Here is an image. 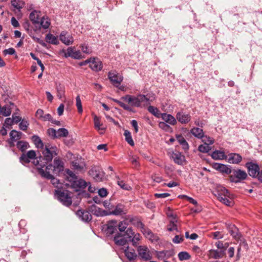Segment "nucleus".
<instances>
[{"mask_svg": "<svg viewBox=\"0 0 262 262\" xmlns=\"http://www.w3.org/2000/svg\"><path fill=\"white\" fill-rule=\"evenodd\" d=\"M112 100L117 103L124 110L134 112L133 107H145L150 104V101L147 95L138 94L137 96L126 95L121 97L120 100L112 98Z\"/></svg>", "mask_w": 262, "mask_h": 262, "instance_id": "nucleus-1", "label": "nucleus"}, {"mask_svg": "<svg viewBox=\"0 0 262 262\" xmlns=\"http://www.w3.org/2000/svg\"><path fill=\"white\" fill-rule=\"evenodd\" d=\"M42 153L43 157L40 156L37 158L36 160L33 161V164L36 166L37 171L39 167L43 169L48 165V163L52 160L53 157L58 155V149L56 146L48 143L46 144Z\"/></svg>", "mask_w": 262, "mask_h": 262, "instance_id": "nucleus-2", "label": "nucleus"}, {"mask_svg": "<svg viewBox=\"0 0 262 262\" xmlns=\"http://www.w3.org/2000/svg\"><path fill=\"white\" fill-rule=\"evenodd\" d=\"M53 167L52 164H48L46 167L45 170L41 167L38 168V173L44 178L51 180L52 184L57 188V189H60L62 188V184L60 182V181L55 178L52 174L50 173V169Z\"/></svg>", "mask_w": 262, "mask_h": 262, "instance_id": "nucleus-3", "label": "nucleus"}, {"mask_svg": "<svg viewBox=\"0 0 262 262\" xmlns=\"http://www.w3.org/2000/svg\"><path fill=\"white\" fill-rule=\"evenodd\" d=\"M55 195L58 200L64 206H69L72 204L71 193L64 189H56Z\"/></svg>", "mask_w": 262, "mask_h": 262, "instance_id": "nucleus-4", "label": "nucleus"}, {"mask_svg": "<svg viewBox=\"0 0 262 262\" xmlns=\"http://www.w3.org/2000/svg\"><path fill=\"white\" fill-rule=\"evenodd\" d=\"M232 174L230 176L231 182L238 183L241 181L245 180L247 177L246 172L241 169H236L232 171Z\"/></svg>", "mask_w": 262, "mask_h": 262, "instance_id": "nucleus-5", "label": "nucleus"}, {"mask_svg": "<svg viewBox=\"0 0 262 262\" xmlns=\"http://www.w3.org/2000/svg\"><path fill=\"white\" fill-rule=\"evenodd\" d=\"M90 63V68L95 71H99L102 69V62L98 58H93L86 60L84 62L80 64L81 66L85 63Z\"/></svg>", "mask_w": 262, "mask_h": 262, "instance_id": "nucleus-6", "label": "nucleus"}, {"mask_svg": "<svg viewBox=\"0 0 262 262\" xmlns=\"http://www.w3.org/2000/svg\"><path fill=\"white\" fill-rule=\"evenodd\" d=\"M89 174L96 181H101L103 178L104 173L99 166H93L89 170Z\"/></svg>", "mask_w": 262, "mask_h": 262, "instance_id": "nucleus-7", "label": "nucleus"}, {"mask_svg": "<svg viewBox=\"0 0 262 262\" xmlns=\"http://www.w3.org/2000/svg\"><path fill=\"white\" fill-rule=\"evenodd\" d=\"M36 152L33 150H29L26 154H23L19 158V161L23 164H28L30 163L31 160L35 159L36 158Z\"/></svg>", "mask_w": 262, "mask_h": 262, "instance_id": "nucleus-8", "label": "nucleus"}, {"mask_svg": "<svg viewBox=\"0 0 262 262\" xmlns=\"http://www.w3.org/2000/svg\"><path fill=\"white\" fill-rule=\"evenodd\" d=\"M137 251L139 256L145 260H148L151 259V253L147 246H140L138 247Z\"/></svg>", "mask_w": 262, "mask_h": 262, "instance_id": "nucleus-9", "label": "nucleus"}, {"mask_svg": "<svg viewBox=\"0 0 262 262\" xmlns=\"http://www.w3.org/2000/svg\"><path fill=\"white\" fill-rule=\"evenodd\" d=\"M66 57H71L76 59H80L83 58L79 50H75L74 47H69L64 53Z\"/></svg>", "mask_w": 262, "mask_h": 262, "instance_id": "nucleus-10", "label": "nucleus"}, {"mask_svg": "<svg viewBox=\"0 0 262 262\" xmlns=\"http://www.w3.org/2000/svg\"><path fill=\"white\" fill-rule=\"evenodd\" d=\"M53 167L52 170L54 174H58L63 170L64 163L59 158H55L53 161Z\"/></svg>", "mask_w": 262, "mask_h": 262, "instance_id": "nucleus-11", "label": "nucleus"}, {"mask_svg": "<svg viewBox=\"0 0 262 262\" xmlns=\"http://www.w3.org/2000/svg\"><path fill=\"white\" fill-rule=\"evenodd\" d=\"M108 77L113 84L116 87H118L123 80V77L121 75H118L114 71L110 72L108 73Z\"/></svg>", "mask_w": 262, "mask_h": 262, "instance_id": "nucleus-12", "label": "nucleus"}, {"mask_svg": "<svg viewBox=\"0 0 262 262\" xmlns=\"http://www.w3.org/2000/svg\"><path fill=\"white\" fill-rule=\"evenodd\" d=\"M246 167L248 169L249 175L252 177H256L259 172V168L257 164L252 162H247Z\"/></svg>", "mask_w": 262, "mask_h": 262, "instance_id": "nucleus-13", "label": "nucleus"}, {"mask_svg": "<svg viewBox=\"0 0 262 262\" xmlns=\"http://www.w3.org/2000/svg\"><path fill=\"white\" fill-rule=\"evenodd\" d=\"M90 185V183H87L82 179L75 180L72 183V187L76 191H80Z\"/></svg>", "mask_w": 262, "mask_h": 262, "instance_id": "nucleus-14", "label": "nucleus"}, {"mask_svg": "<svg viewBox=\"0 0 262 262\" xmlns=\"http://www.w3.org/2000/svg\"><path fill=\"white\" fill-rule=\"evenodd\" d=\"M176 118L181 123L187 124L190 121L191 117L189 114H186L182 111L177 113Z\"/></svg>", "mask_w": 262, "mask_h": 262, "instance_id": "nucleus-15", "label": "nucleus"}, {"mask_svg": "<svg viewBox=\"0 0 262 262\" xmlns=\"http://www.w3.org/2000/svg\"><path fill=\"white\" fill-rule=\"evenodd\" d=\"M225 254L223 250L211 249L208 251L207 255L210 258L220 259L223 258Z\"/></svg>", "mask_w": 262, "mask_h": 262, "instance_id": "nucleus-16", "label": "nucleus"}, {"mask_svg": "<svg viewBox=\"0 0 262 262\" xmlns=\"http://www.w3.org/2000/svg\"><path fill=\"white\" fill-rule=\"evenodd\" d=\"M171 157L174 162L178 165H183L185 162V156L178 151L173 152Z\"/></svg>", "mask_w": 262, "mask_h": 262, "instance_id": "nucleus-17", "label": "nucleus"}, {"mask_svg": "<svg viewBox=\"0 0 262 262\" xmlns=\"http://www.w3.org/2000/svg\"><path fill=\"white\" fill-rule=\"evenodd\" d=\"M59 38L60 40L66 45H71L74 41V39L72 35L69 34L66 31H62L60 33Z\"/></svg>", "mask_w": 262, "mask_h": 262, "instance_id": "nucleus-18", "label": "nucleus"}, {"mask_svg": "<svg viewBox=\"0 0 262 262\" xmlns=\"http://www.w3.org/2000/svg\"><path fill=\"white\" fill-rule=\"evenodd\" d=\"M213 167L222 173L226 174H230L232 173V170L230 167L226 165L214 163L213 165Z\"/></svg>", "mask_w": 262, "mask_h": 262, "instance_id": "nucleus-19", "label": "nucleus"}, {"mask_svg": "<svg viewBox=\"0 0 262 262\" xmlns=\"http://www.w3.org/2000/svg\"><path fill=\"white\" fill-rule=\"evenodd\" d=\"M76 214L84 222H89L92 220V215L88 211L79 210L77 211Z\"/></svg>", "mask_w": 262, "mask_h": 262, "instance_id": "nucleus-20", "label": "nucleus"}, {"mask_svg": "<svg viewBox=\"0 0 262 262\" xmlns=\"http://www.w3.org/2000/svg\"><path fill=\"white\" fill-rule=\"evenodd\" d=\"M94 121L95 128L99 132L100 134H104L106 128L103 126V124L101 122L100 118L96 115H94Z\"/></svg>", "mask_w": 262, "mask_h": 262, "instance_id": "nucleus-21", "label": "nucleus"}, {"mask_svg": "<svg viewBox=\"0 0 262 262\" xmlns=\"http://www.w3.org/2000/svg\"><path fill=\"white\" fill-rule=\"evenodd\" d=\"M36 117L42 121L52 120V116L50 114H44L42 110L38 109L35 113Z\"/></svg>", "mask_w": 262, "mask_h": 262, "instance_id": "nucleus-22", "label": "nucleus"}, {"mask_svg": "<svg viewBox=\"0 0 262 262\" xmlns=\"http://www.w3.org/2000/svg\"><path fill=\"white\" fill-rule=\"evenodd\" d=\"M161 117L166 123L174 125L177 123V118L176 119L173 116L166 113H161Z\"/></svg>", "mask_w": 262, "mask_h": 262, "instance_id": "nucleus-23", "label": "nucleus"}, {"mask_svg": "<svg viewBox=\"0 0 262 262\" xmlns=\"http://www.w3.org/2000/svg\"><path fill=\"white\" fill-rule=\"evenodd\" d=\"M125 256L129 260H133L137 258V255L133 249H130L127 246L124 250Z\"/></svg>", "mask_w": 262, "mask_h": 262, "instance_id": "nucleus-24", "label": "nucleus"}, {"mask_svg": "<svg viewBox=\"0 0 262 262\" xmlns=\"http://www.w3.org/2000/svg\"><path fill=\"white\" fill-rule=\"evenodd\" d=\"M114 241L115 243L118 246H124L127 243V240L124 236L121 233H119L115 235L114 237Z\"/></svg>", "mask_w": 262, "mask_h": 262, "instance_id": "nucleus-25", "label": "nucleus"}, {"mask_svg": "<svg viewBox=\"0 0 262 262\" xmlns=\"http://www.w3.org/2000/svg\"><path fill=\"white\" fill-rule=\"evenodd\" d=\"M40 11L33 10L29 15V18L34 25L38 24L39 23V17Z\"/></svg>", "mask_w": 262, "mask_h": 262, "instance_id": "nucleus-26", "label": "nucleus"}, {"mask_svg": "<svg viewBox=\"0 0 262 262\" xmlns=\"http://www.w3.org/2000/svg\"><path fill=\"white\" fill-rule=\"evenodd\" d=\"M242 160V156L238 154L231 153L229 155L228 161L230 163L238 164Z\"/></svg>", "mask_w": 262, "mask_h": 262, "instance_id": "nucleus-27", "label": "nucleus"}, {"mask_svg": "<svg viewBox=\"0 0 262 262\" xmlns=\"http://www.w3.org/2000/svg\"><path fill=\"white\" fill-rule=\"evenodd\" d=\"M90 211H91L93 214L98 216H104L106 214L105 211L101 209L95 205H92L90 207Z\"/></svg>", "mask_w": 262, "mask_h": 262, "instance_id": "nucleus-28", "label": "nucleus"}, {"mask_svg": "<svg viewBox=\"0 0 262 262\" xmlns=\"http://www.w3.org/2000/svg\"><path fill=\"white\" fill-rule=\"evenodd\" d=\"M22 134H23L21 132H18L15 130H12L10 133V139L12 140V142L11 143V146L14 145L13 142L19 140L21 137Z\"/></svg>", "mask_w": 262, "mask_h": 262, "instance_id": "nucleus-29", "label": "nucleus"}, {"mask_svg": "<svg viewBox=\"0 0 262 262\" xmlns=\"http://www.w3.org/2000/svg\"><path fill=\"white\" fill-rule=\"evenodd\" d=\"M14 106L13 103L10 105H6L3 107L1 106V115L5 117L9 116L12 112V106Z\"/></svg>", "mask_w": 262, "mask_h": 262, "instance_id": "nucleus-30", "label": "nucleus"}, {"mask_svg": "<svg viewBox=\"0 0 262 262\" xmlns=\"http://www.w3.org/2000/svg\"><path fill=\"white\" fill-rule=\"evenodd\" d=\"M39 24L40 25V27L43 29H48L51 25V20L47 16H43L41 18Z\"/></svg>", "mask_w": 262, "mask_h": 262, "instance_id": "nucleus-31", "label": "nucleus"}, {"mask_svg": "<svg viewBox=\"0 0 262 262\" xmlns=\"http://www.w3.org/2000/svg\"><path fill=\"white\" fill-rule=\"evenodd\" d=\"M211 157L214 160H223L226 158L225 152L220 150L213 151L211 154Z\"/></svg>", "mask_w": 262, "mask_h": 262, "instance_id": "nucleus-32", "label": "nucleus"}, {"mask_svg": "<svg viewBox=\"0 0 262 262\" xmlns=\"http://www.w3.org/2000/svg\"><path fill=\"white\" fill-rule=\"evenodd\" d=\"M125 213L124 211V206L122 204H118L116 206L114 210H112V211H110L111 214H114V215H121Z\"/></svg>", "mask_w": 262, "mask_h": 262, "instance_id": "nucleus-33", "label": "nucleus"}, {"mask_svg": "<svg viewBox=\"0 0 262 262\" xmlns=\"http://www.w3.org/2000/svg\"><path fill=\"white\" fill-rule=\"evenodd\" d=\"M218 194H220V195H221V196H230V193L228 191L227 189H226L225 187L221 186L217 188V190L216 191V193H215V195L216 196V197L218 198Z\"/></svg>", "mask_w": 262, "mask_h": 262, "instance_id": "nucleus-34", "label": "nucleus"}, {"mask_svg": "<svg viewBox=\"0 0 262 262\" xmlns=\"http://www.w3.org/2000/svg\"><path fill=\"white\" fill-rule=\"evenodd\" d=\"M176 139L178 142L182 146V147L184 150L188 149V144L181 135H176Z\"/></svg>", "mask_w": 262, "mask_h": 262, "instance_id": "nucleus-35", "label": "nucleus"}, {"mask_svg": "<svg viewBox=\"0 0 262 262\" xmlns=\"http://www.w3.org/2000/svg\"><path fill=\"white\" fill-rule=\"evenodd\" d=\"M46 40L47 42L53 45H57L59 43L58 38L51 33L46 35Z\"/></svg>", "mask_w": 262, "mask_h": 262, "instance_id": "nucleus-36", "label": "nucleus"}, {"mask_svg": "<svg viewBox=\"0 0 262 262\" xmlns=\"http://www.w3.org/2000/svg\"><path fill=\"white\" fill-rule=\"evenodd\" d=\"M191 133L195 137L201 139L203 137V129L199 127H193L190 130Z\"/></svg>", "mask_w": 262, "mask_h": 262, "instance_id": "nucleus-37", "label": "nucleus"}, {"mask_svg": "<svg viewBox=\"0 0 262 262\" xmlns=\"http://www.w3.org/2000/svg\"><path fill=\"white\" fill-rule=\"evenodd\" d=\"M117 222L116 221H111L108 223L107 228V233L109 234H113L114 233L115 230L116 229Z\"/></svg>", "mask_w": 262, "mask_h": 262, "instance_id": "nucleus-38", "label": "nucleus"}, {"mask_svg": "<svg viewBox=\"0 0 262 262\" xmlns=\"http://www.w3.org/2000/svg\"><path fill=\"white\" fill-rule=\"evenodd\" d=\"M72 165L73 168L77 171H81L84 169V164L82 162H79L78 161L72 162Z\"/></svg>", "mask_w": 262, "mask_h": 262, "instance_id": "nucleus-39", "label": "nucleus"}, {"mask_svg": "<svg viewBox=\"0 0 262 262\" xmlns=\"http://www.w3.org/2000/svg\"><path fill=\"white\" fill-rule=\"evenodd\" d=\"M177 220L176 217L172 219L169 222V224L167 225V230L169 231H178V227L176 224Z\"/></svg>", "mask_w": 262, "mask_h": 262, "instance_id": "nucleus-40", "label": "nucleus"}, {"mask_svg": "<svg viewBox=\"0 0 262 262\" xmlns=\"http://www.w3.org/2000/svg\"><path fill=\"white\" fill-rule=\"evenodd\" d=\"M32 140L37 148H43V143L38 136L36 135L33 136Z\"/></svg>", "mask_w": 262, "mask_h": 262, "instance_id": "nucleus-41", "label": "nucleus"}, {"mask_svg": "<svg viewBox=\"0 0 262 262\" xmlns=\"http://www.w3.org/2000/svg\"><path fill=\"white\" fill-rule=\"evenodd\" d=\"M17 147L22 152L25 151L30 146L29 143L24 141H19L16 144Z\"/></svg>", "mask_w": 262, "mask_h": 262, "instance_id": "nucleus-42", "label": "nucleus"}, {"mask_svg": "<svg viewBox=\"0 0 262 262\" xmlns=\"http://www.w3.org/2000/svg\"><path fill=\"white\" fill-rule=\"evenodd\" d=\"M129 222L135 226L137 227L139 229L143 228L144 225L141 221L137 217H133L129 219Z\"/></svg>", "mask_w": 262, "mask_h": 262, "instance_id": "nucleus-43", "label": "nucleus"}, {"mask_svg": "<svg viewBox=\"0 0 262 262\" xmlns=\"http://www.w3.org/2000/svg\"><path fill=\"white\" fill-rule=\"evenodd\" d=\"M229 232L233 238L238 239L240 238V235L238 233V229L234 225H231L230 227Z\"/></svg>", "mask_w": 262, "mask_h": 262, "instance_id": "nucleus-44", "label": "nucleus"}, {"mask_svg": "<svg viewBox=\"0 0 262 262\" xmlns=\"http://www.w3.org/2000/svg\"><path fill=\"white\" fill-rule=\"evenodd\" d=\"M64 86L60 83L56 85L57 95L59 99H61L64 96Z\"/></svg>", "mask_w": 262, "mask_h": 262, "instance_id": "nucleus-45", "label": "nucleus"}, {"mask_svg": "<svg viewBox=\"0 0 262 262\" xmlns=\"http://www.w3.org/2000/svg\"><path fill=\"white\" fill-rule=\"evenodd\" d=\"M218 200L223 204L229 206L233 204L232 201L229 199V196H225L223 197L221 196V195H220V194H218Z\"/></svg>", "mask_w": 262, "mask_h": 262, "instance_id": "nucleus-46", "label": "nucleus"}, {"mask_svg": "<svg viewBox=\"0 0 262 262\" xmlns=\"http://www.w3.org/2000/svg\"><path fill=\"white\" fill-rule=\"evenodd\" d=\"M179 259L181 261L188 260L191 258V255L186 251H182L180 252L178 255Z\"/></svg>", "mask_w": 262, "mask_h": 262, "instance_id": "nucleus-47", "label": "nucleus"}, {"mask_svg": "<svg viewBox=\"0 0 262 262\" xmlns=\"http://www.w3.org/2000/svg\"><path fill=\"white\" fill-rule=\"evenodd\" d=\"M124 136H125L126 141L131 146H134V142L132 139L131 133L126 130L124 133Z\"/></svg>", "mask_w": 262, "mask_h": 262, "instance_id": "nucleus-48", "label": "nucleus"}, {"mask_svg": "<svg viewBox=\"0 0 262 262\" xmlns=\"http://www.w3.org/2000/svg\"><path fill=\"white\" fill-rule=\"evenodd\" d=\"M209 236L214 239H219L223 238L224 236V234L222 232L215 231L210 233Z\"/></svg>", "mask_w": 262, "mask_h": 262, "instance_id": "nucleus-49", "label": "nucleus"}, {"mask_svg": "<svg viewBox=\"0 0 262 262\" xmlns=\"http://www.w3.org/2000/svg\"><path fill=\"white\" fill-rule=\"evenodd\" d=\"M12 5L19 11L23 8L24 3L19 0H11Z\"/></svg>", "mask_w": 262, "mask_h": 262, "instance_id": "nucleus-50", "label": "nucleus"}, {"mask_svg": "<svg viewBox=\"0 0 262 262\" xmlns=\"http://www.w3.org/2000/svg\"><path fill=\"white\" fill-rule=\"evenodd\" d=\"M69 134L68 130L64 128H61L57 131V138L67 137Z\"/></svg>", "mask_w": 262, "mask_h": 262, "instance_id": "nucleus-51", "label": "nucleus"}, {"mask_svg": "<svg viewBox=\"0 0 262 262\" xmlns=\"http://www.w3.org/2000/svg\"><path fill=\"white\" fill-rule=\"evenodd\" d=\"M128 224L126 221H123L119 222L118 225L119 230L121 232H124L128 228Z\"/></svg>", "mask_w": 262, "mask_h": 262, "instance_id": "nucleus-52", "label": "nucleus"}, {"mask_svg": "<svg viewBox=\"0 0 262 262\" xmlns=\"http://www.w3.org/2000/svg\"><path fill=\"white\" fill-rule=\"evenodd\" d=\"M76 106L77 107L78 113L82 114L83 112V109L79 95L77 96V97H76Z\"/></svg>", "mask_w": 262, "mask_h": 262, "instance_id": "nucleus-53", "label": "nucleus"}, {"mask_svg": "<svg viewBox=\"0 0 262 262\" xmlns=\"http://www.w3.org/2000/svg\"><path fill=\"white\" fill-rule=\"evenodd\" d=\"M140 230L146 238H148L151 237V235H152V232L149 229L146 228L145 225L143 226V228H142Z\"/></svg>", "mask_w": 262, "mask_h": 262, "instance_id": "nucleus-54", "label": "nucleus"}, {"mask_svg": "<svg viewBox=\"0 0 262 262\" xmlns=\"http://www.w3.org/2000/svg\"><path fill=\"white\" fill-rule=\"evenodd\" d=\"M141 239V236L139 233H135L133 237L130 238L133 246H136L138 242Z\"/></svg>", "mask_w": 262, "mask_h": 262, "instance_id": "nucleus-55", "label": "nucleus"}, {"mask_svg": "<svg viewBox=\"0 0 262 262\" xmlns=\"http://www.w3.org/2000/svg\"><path fill=\"white\" fill-rule=\"evenodd\" d=\"M148 111L156 117H159L160 115L161 116L158 109L154 106H149Z\"/></svg>", "mask_w": 262, "mask_h": 262, "instance_id": "nucleus-56", "label": "nucleus"}, {"mask_svg": "<svg viewBox=\"0 0 262 262\" xmlns=\"http://www.w3.org/2000/svg\"><path fill=\"white\" fill-rule=\"evenodd\" d=\"M198 150L201 152L207 153L211 150V147L209 145L204 144L199 146Z\"/></svg>", "mask_w": 262, "mask_h": 262, "instance_id": "nucleus-57", "label": "nucleus"}, {"mask_svg": "<svg viewBox=\"0 0 262 262\" xmlns=\"http://www.w3.org/2000/svg\"><path fill=\"white\" fill-rule=\"evenodd\" d=\"M118 185L123 189L126 190H129L131 189V187L128 184L125 183L123 181L118 180L117 181Z\"/></svg>", "mask_w": 262, "mask_h": 262, "instance_id": "nucleus-58", "label": "nucleus"}, {"mask_svg": "<svg viewBox=\"0 0 262 262\" xmlns=\"http://www.w3.org/2000/svg\"><path fill=\"white\" fill-rule=\"evenodd\" d=\"M23 27H24L25 30L27 32V33L29 34V35L30 36H32V35L33 34V31L32 29H30V25L28 21L25 22L23 25Z\"/></svg>", "mask_w": 262, "mask_h": 262, "instance_id": "nucleus-59", "label": "nucleus"}, {"mask_svg": "<svg viewBox=\"0 0 262 262\" xmlns=\"http://www.w3.org/2000/svg\"><path fill=\"white\" fill-rule=\"evenodd\" d=\"M201 139L202 142H204L205 144H207L209 145L212 144L214 143V140L207 136L203 135V137H202Z\"/></svg>", "mask_w": 262, "mask_h": 262, "instance_id": "nucleus-60", "label": "nucleus"}, {"mask_svg": "<svg viewBox=\"0 0 262 262\" xmlns=\"http://www.w3.org/2000/svg\"><path fill=\"white\" fill-rule=\"evenodd\" d=\"M29 123L27 121L23 119L19 124V128L22 130H26L28 127Z\"/></svg>", "mask_w": 262, "mask_h": 262, "instance_id": "nucleus-61", "label": "nucleus"}, {"mask_svg": "<svg viewBox=\"0 0 262 262\" xmlns=\"http://www.w3.org/2000/svg\"><path fill=\"white\" fill-rule=\"evenodd\" d=\"M124 232V235L126 236L129 239L131 238L135 233L132 228L130 227L128 228Z\"/></svg>", "mask_w": 262, "mask_h": 262, "instance_id": "nucleus-62", "label": "nucleus"}, {"mask_svg": "<svg viewBox=\"0 0 262 262\" xmlns=\"http://www.w3.org/2000/svg\"><path fill=\"white\" fill-rule=\"evenodd\" d=\"M184 241V237L183 236L176 235L172 239V242L174 244H179L182 243Z\"/></svg>", "mask_w": 262, "mask_h": 262, "instance_id": "nucleus-63", "label": "nucleus"}, {"mask_svg": "<svg viewBox=\"0 0 262 262\" xmlns=\"http://www.w3.org/2000/svg\"><path fill=\"white\" fill-rule=\"evenodd\" d=\"M80 48L82 50V52L86 54H90L91 53V50L89 49L88 45L85 44H82L80 46Z\"/></svg>", "mask_w": 262, "mask_h": 262, "instance_id": "nucleus-64", "label": "nucleus"}]
</instances>
